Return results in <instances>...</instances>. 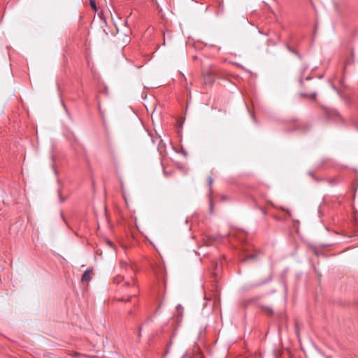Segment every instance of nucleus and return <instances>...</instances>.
Returning a JSON list of instances; mask_svg holds the SVG:
<instances>
[{
	"label": "nucleus",
	"instance_id": "obj_1",
	"mask_svg": "<svg viewBox=\"0 0 358 358\" xmlns=\"http://www.w3.org/2000/svg\"><path fill=\"white\" fill-rule=\"evenodd\" d=\"M132 279H134L132 275H131V280H124V276L120 275H117L113 278V282L117 285H120L121 282L123 283V286L130 287L132 283Z\"/></svg>",
	"mask_w": 358,
	"mask_h": 358
},
{
	"label": "nucleus",
	"instance_id": "obj_13",
	"mask_svg": "<svg viewBox=\"0 0 358 358\" xmlns=\"http://www.w3.org/2000/svg\"><path fill=\"white\" fill-rule=\"evenodd\" d=\"M315 96H316V93H315V92H314V93H313V94H311V97H312V98H315Z\"/></svg>",
	"mask_w": 358,
	"mask_h": 358
},
{
	"label": "nucleus",
	"instance_id": "obj_15",
	"mask_svg": "<svg viewBox=\"0 0 358 358\" xmlns=\"http://www.w3.org/2000/svg\"><path fill=\"white\" fill-rule=\"evenodd\" d=\"M156 139H157V140H159V141L160 143H162V141L161 139H159V138H156Z\"/></svg>",
	"mask_w": 358,
	"mask_h": 358
},
{
	"label": "nucleus",
	"instance_id": "obj_4",
	"mask_svg": "<svg viewBox=\"0 0 358 358\" xmlns=\"http://www.w3.org/2000/svg\"><path fill=\"white\" fill-rule=\"evenodd\" d=\"M131 289H134V291L131 292V295H130V297H132V296H135L137 292V287H136L135 279H132V283L131 285Z\"/></svg>",
	"mask_w": 358,
	"mask_h": 358
},
{
	"label": "nucleus",
	"instance_id": "obj_10",
	"mask_svg": "<svg viewBox=\"0 0 358 358\" xmlns=\"http://www.w3.org/2000/svg\"><path fill=\"white\" fill-rule=\"evenodd\" d=\"M209 186L210 187L213 184V179L212 177L209 176L208 178Z\"/></svg>",
	"mask_w": 358,
	"mask_h": 358
},
{
	"label": "nucleus",
	"instance_id": "obj_18",
	"mask_svg": "<svg viewBox=\"0 0 358 358\" xmlns=\"http://www.w3.org/2000/svg\"><path fill=\"white\" fill-rule=\"evenodd\" d=\"M182 358H184V357Z\"/></svg>",
	"mask_w": 358,
	"mask_h": 358
},
{
	"label": "nucleus",
	"instance_id": "obj_7",
	"mask_svg": "<svg viewBox=\"0 0 358 358\" xmlns=\"http://www.w3.org/2000/svg\"><path fill=\"white\" fill-rule=\"evenodd\" d=\"M90 6L94 10H96V6L94 0H90Z\"/></svg>",
	"mask_w": 358,
	"mask_h": 358
},
{
	"label": "nucleus",
	"instance_id": "obj_5",
	"mask_svg": "<svg viewBox=\"0 0 358 358\" xmlns=\"http://www.w3.org/2000/svg\"><path fill=\"white\" fill-rule=\"evenodd\" d=\"M286 48L290 52L297 55L299 57H301L299 53L296 50L293 49L289 44H286Z\"/></svg>",
	"mask_w": 358,
	"mask_h": 358
},
{
	"label": "nucleus",
	"instance_id": "obj_16",
	"mask_svg": "<svg viewBox=\"0 0 358 358\" xmlns=\"http://www.w3.org/2000/svg\"><path fill=\"white\" fill-rule=\"evenodd\" d=\"M210 72H208V77H210Z\"/></svg>",
	"mask_w": 358,
	"mask_h": 358
},
{
	"label": "nucleus",
	"instance_id": "obj_6",
	"mask_svg": "<svg viewBox=\"0 0 358 358\" xmlns=\"http://www.w3.org/2000/svg\"><path fill=\"white\" fill-rule=\"evenodd\" d=\"M176 314L178 317H180L182 315V308L180 305H178L176 307Z\"/></svg>",
	"mask_w": 358,
	"mask_h": 358
},
{
	"label": "nucleus",
	"instance_id": "obj_11",
	"mask_svg": "<svg viewBox=\"0 0 358 358\" xmlns=\"http://www.w3.org/2000/svg\"><path fill=\"white\" fill-rule=\"evenodd\" d=\"M213 80H208L207 78H205V83H210V84H212V83H213Z\"/></svg>",
	"mask_w": 358,
	"mask_h": 358
},
{
	"label": "nucleus",
	"instance_id": "obj_9",
	"mask_svg": "<svg viewBox=\"0 0 358 358\" xmlns=\"http://www.w3.org/2000/svg\"><path fill=\"white\" fill-rule=\"evenodd\" d=\"M265 313L267 314V315H272L273 314V310L270 308H265Z\"/></svg>",
	"mask_w": 358,
	"mask_h": 358
},
{
	"label": "nucleus",
	"instance_id": "obj_14",
	"mask_svg": "<svg viewBox=\"0 0 358 358\" xmlns=\"http://www.w3.org/2000/svg\"><path fill=\"white\" fill-rule=\"evenodd\" d=\"M301 95L303 96H307V95L305 94H301Z\"/></svg>",
	"mask_w": 358,
	"mask_h": 358
},
{
	"label": "nucleus",
	"instance_id": "obj_17",
	"mask_svg": "<svg viewBox=\"0 0 358 358\" xmlns=\"http://www.w3.org/2000/svg\"><path fill=\"white\" fill-rule=\"evenodd\" d=\"M357 127H358V125H357Z\"/></svg>",
	"mask_w": 358,
	"mask_h": 358
},
{
	"label": "nucleus",
	"instance_id": "obj_8",
	"mask_svg": "<svg viewBox=\"0 0 358 358\" xmlns=\"http://www.w3.org/2000/svg\"><path fill=\"white\" fill-rule=\"evenodd\" d=\"M256 257V255H250L248 256H247L244 259L243 261H247V260H249V259H255Z\"/></svg>",
	"mask_w": 358,
	"mask_h": 358
},
{
	"label": "nucleus",
	"instance_id": "obj_12",
	"mask_svg": "<svg viewBox=\"0 0 358 358\" xmlns=\"http://www.w3.org/2000/svg\"><path fill=\"white\" fill-rule=\"evenodd\" d=\"M120 300L122 301H129L130 299H127V300H124L122 298V299H120Z\"/></svg>",
	"mask_w": 358,
	"mask_h": 358
},
{
	"label": "nucleus",
	"instance_id": "obj_2",
	"mask_svg": "<svg viewBox=\"0 0 358 358\" xmlns=\"http://www.w3.org/2000/svg\"><path fill=\"white\" fill-rule=\"evenodd\" d=\"M92 273V269L89 268L86 270L82 275L81 281L83 282H88L91 280V275Z\"/></svg>",
	"mask_w": 358,
	"mask_h": 358
},
{
	"label": "nucleus",
	"instance_id": "obj_3",
	"mask_svg": "<svg viewBox=\"0 0 358 358\" xmlns=\"http://www.w3.org/2000/svg\"><path fill=\"white\" fill-rule=\"evenodd\" d=\"M120 266H121L122 268H125V270L127 271H128V273L129 274H134V270L133 267L131 266H130L129 264H128L127 263L124 262H120Z\"/></svg>",
	"mask_w": 358,
	"mask_h": 358
}]
</instances>
